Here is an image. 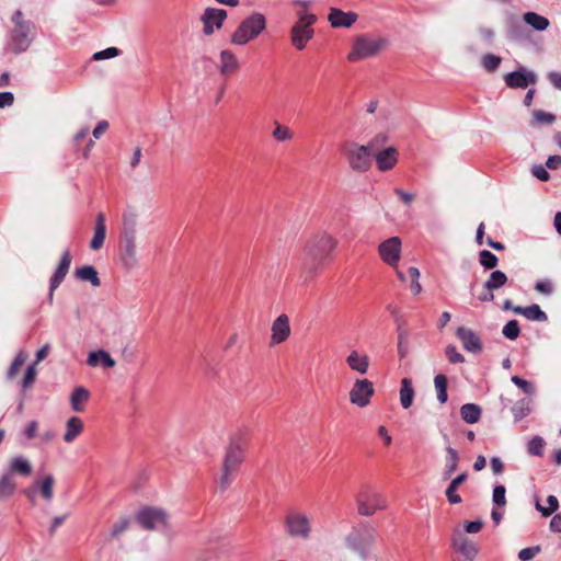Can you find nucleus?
<instances>
[{"instance_id": "obj_1", "label": "nucleus", "mask_w": 561, "mask_h": 561, "mask_svg": "<svg viewBox=\"0 0 561 561\" xmlns=\"http://www.w3.org/2000/svg\"><path fill=\"white\" fill-rule=\"evenodd\" d=\"M245 456V446L240 437H233L229 440L222 460L221 473L219 477V488L227 490L233 480V476L241 466Z\"/></svg>"}, {"instance_id": "obj_2", "label": "nucleus", "mask_w": 561, "mask_h": 561, "mask_svg": "<svg viewBox=\"0 0 561 561\" xmlns=\"http://www.w3.org/2000/svg\"><path fill=\"white\" fill-rule=\"evenodd\" d=\"M378 137L371 139L367 145L356 141H347L342 146V151L348 167L357 173L367 172L373 162V152L377 147Z\"/></svg>"}, {"instance_id": "obj_3", "label": "nucleus", "mask_w": 561, "mask_h": 561, "mask_svg": "<svg viewBox=\"0 0 561 561\" xmlns=\"http://www.w3.org/2000/svg\"><path fill=\"white\" fill-rule=\"evenodd\" d=\"M337 241L330 233L321 231L309 238L305 244L306 264L311 267L325 262L330 253L336 248Z\"/></svg>"}, {"instance_id": "obj_4", "label": "nucleus", "mask_w": 561, "mask_h": 561, "mask_svg": "<svg viewBox=\"0 0 561 561\" xmlns=\"http://www.w3.org/2000/svg\"><path fill=\"white\" fill-rule=\"evenodd\" d=\"M388 45L385 37L371 34H360L353 38L347 60L358 62L368 58L376 57Z\"/></svg>"}, {"instance_id": "obj_5", "label": "nucleus", "mask_w": 561, "mask_h": 561, "mask_svg": "<svg viewBox=\"0 0 561 561\" xmlns=\"http://www.w3.org/2000/svg\"><path fill=\"white\" fill-rule=\"evenodd\" d=\"M377 530L369 525L359 524L346 535L344 542L348 550L365 560L371 550Z\"/></svg>"}, {"instance_id": "obj_6", "label": "nucleus", "mask_w": 561, "mask_h": 561, "mask_svg": "<svg viewBox=\"0 0 561 561\" xmlns=\"http://www.w3.org/2000/svg\"><path fill=\"white\" fill-rule=\"evenodd\" d=\"M266 18L260 12H253L243 19L230 36V43L244 46L255 39L266 28Z\"/></svg>"}, {"instance_id": "obj_7", "label": "nucleus", "mask_w": 561, "mask_h": 561, "mask_svg": "<svg viewBox=\"0 0 561 561\" xmlns=\"http://www.w3.org/2000/svg\"><path fill=\"white\" fill-rule=\"evenodd\" d=\"M14 27L10 34L9 47L13 54H21L27 50L34 38V25L23 19V13L18 10L12 15Z\"/></svg>"}, {"instance_id": "obj_8", "label": "nucleus", "mask_w": 561, "mask_h": 561, "mask_svg": "<svg viewBox=\"0 0 561 561\" xmlns=\"http://www.w3.org/2000/svg\"><path fill=\"white\" fill-rule=\"evenodd\" d=\"M318 18L308 10L297 12V21L290 28V43L297 50H304L314 36L313 25Z\"/></svg>"}, {"instance_id": "obj_9", "label": "nucleus", "mask_w": 561, "mask_h": 561, "mask_svg": "<svg viewBox=\"0 0 561 561\" xmlns=\"http://www.w3.org/2000/svg\"><path fill=\"white\" fill-rule=\"evenodd\" d=\"M284 529L289 538L308 540L312 534L311 515L301 510H290L284 517Z\"/></svg>"}, {"instance_id": "obj_10", "label": "nucleus", "mask_w": 561, "mask_h": 561, "mask_svg": "<svg viewBox=\"0 0 561 561\" xmlns=\"http://www.w3.org/2000/svg\"><path fill=\"white\" fill-rule=\"evenodd\" d=\"M122 238V262L131 268L137 264V221L134 217H124Z\"/></svg>"}, {"instance_id": "obj_11", "label": "nucleus", "mask_w": 561, "mask_h": 561, "mask_svg": "<svg viewBox=\"0 0 561 561\" xmlns=\"http://www.w3.org/2000/svg\"><path fill=\"white\" fill-rule=\"evenodd\" d=\"M356 503L357 511L362 516H371L377 511L387 507V501L382 494L369 486L363 488L358 492Z\"/></svg>"}, {"instance_id": "obj_12", "label": "nucleus", "mask_w": 561, "mask_h": 561, "mask_svg": "<svg viewBox=\"0 0 561 561\" xmlns=\"http://www.w3.org/2000/svg\"><path fill=\"white\" fill-rule=\"evenodd\" d=\"M136 519L146 530H163L169 527V515L160 507L146 506L137 513Z\"/></svg>"}, {"instance_id": "obj_13", "label": "nucleus", "mask_w": 561, "mask_h": 561, "mask_svg": "<svg viewBox=\"0 0 561 561\" xmlns=\"http://www.w3.org/2000/svg\"><path fill=\"white\" fill-rule=\"evenodd\" d=\"M401 240L399 237H391L382 241L378 247L380 259L387 265L397 268L401 259Z\"/></svg>"}, {"instance_id": "obj_14", "label": "nucleus", "mask_w": 561, "mask_h": 561, "mask_svg": "<svg viewBox=\"0 0 561 561\" xmlns=\"http://www.w3.org/2000/svg\"><path fill=\"white\" fill-rule=\"evenodd\" d=\"M374 392V385L370 380L357 379L350 391V401L352 404L364 408L369 404Z\"/></svg>"}, {"instance_id": "obj_15", "label": "nucleus", "mask_w": 561, "mask_h": 561, "mask_svg": "<svg viewBox=\"0 0 561 561\" xmlns=\"http://www.w3.org/2000/svg\"><path fill=\"white\" fill-rule=\"evenodd\" d=\"M504 82L512 89H526L529 84L537 82V75L533 70L519 67L517 70L506 73Z\"/></svg>"}, {"instance_id": "obj_16", "label": "nucleus", "mask_w": 561, "mask_h": 561, "mask_svg": "<svg viewBox=\"0 0 561 561\" xmlns=\"http://www.w3.org/2000/svg\"><path fill=\"white\" fill-rule=\"evenodd\" d=\"M227 19V11L217 8L205 9L201 21L203 22V33L206 36L214 34L216 30L221 28L225 20Z\"/></svg>"}, {"instance_id": "obj_17", "label": "nucleus", "mask_w": 561, "mask_h": 561, "mask_svg": "<svg viewBox=\"0 0 561 561\" xmlns=\"http://www.w3.org/2000/svg\"><path fill=\"white\" fill-rule=\"evenodd\" d=\"M290 333L291 329L288 316L285 313L278 316L272 322L270 345L275 346L286 342L289 339Z\"/></svg>"}, {"instance_id": "obj_18", "label": "nucleus", "mask_w": 561, "mask_h": 561, "mask_svg": "<svg viewBox=\"0 0 561 561\" xmlns=\"http://www.w3.org/2000/svg\"><path fill=\"white\" fill-rule=\"evenodd\" d=\"M377 169L381 172L392 170L399 160V151L394 147H387L373 153Z\"/></svg>"}, {"instance_id": "obj_19", "label": "nucleus", "mask_w": 561, "mask_h": 561, "mask_svg": "<svg viewBox=\"0 0 561 561\" xmlns=\"http://www.w3.org/2000/svg\"><path fill=\"white\" fill-rule=\"evenodd\" d=\"M217 68L221 76H231L240 69V61L232 50L222 49L218 56Z\"/></svg>"}, {"instance_id": "obj_20", "label": "nucleus", "mask_w": 561, "mask_h": 561, "mask_svg": "<svg viewBox=\"0 0 561 561\" xmlns=\"http://www.w3.org/2000/svg\"><path fill=\"white\" fill-rule=\"evenodd\" d=\"M71 264V254L68 250H66L60 259V262L50 279L49 286V301H53L54 291L58 288V286L62 283L64 278L69 272Z\"/></svg>"}, {"instance_id": "obj_21", "label": "nucleus", "mask_w": 561, "mask_h": 561, "mask_svg": "<svg viewBox=\"0 0 561 561\" xmlns=\"http://www.w3.org/2000/svg\"><path fill=\"white\" fill-rule=\"evenodd\" d=\"M456 335L461 341L467 352L478 354L482 351L481 340L471 329L459 327L456 331Z\"/></svg>"}, {"instance_id": "obj_22", "label": "nucleus", "mask_w": 561, "mask_h": 561, "mask_svg": "<svg viewBox=\"0 0 561 561\" xmlns=\"http://www.w3.org/2000/svg\"><path fill=\"white\" fill-rule=\"evenodd\" d=\"M357 19L358 15L355 12H345L337 8H331L328 14V21L334 28H348L357 21Z\"/></svg>"}, {"instance_id": "obj_23", "label": "nucleus", "mask_w": 561, "mask_h": 561, "mask_svg": "<svg viewBox=\"0 0 561 561\" xmlns=\"http://www.w3.org/2000/svg\"><path fill=\"white\" fill-rule=\"evenodd\" d=\"M106 238V226L105 216L103 213H99L95 218V226L93 237L90 241V249L93 251L100 250Z\"/></svg>"}, {"instance_id": "obj_24", "label": "nucleus", "mask_w": 561, "mask_h": 561, "mask_svg": "<svg viewBox=\"0 0 561 561\" xmlns=\"http://www.w3.org/2000/svg\"><path fill=\"white\" fill-rule=\"evenodd\" d=\"M346 364L353 371L365 375L368 371L369 357L353 350L346 357Z\"/></svg>"}, {"instance_id": "obj_25", "label": "nucleus", "mask_w": 561, "mask_h": 561, "mask_svg": "<svg viewBox=\"0 0 561 561\" xmlns=\"http://www.w3.org/2000/svg\"><path fill=\"white\" fill-rule=\"evenodd\" d=\"M453 546L457 549L468 561H473L478 554L477 546L467 537L459 536L453 540Z\"/></svg>"}, {"instance_id": "obj_26", "label": "nucleus", "mask_w": 561, "mask_h": 561, "mask_svg": "<svg viewBox=\"0 0 561 561\" xmlns=\"http://www.w3.org/2000/svg\"><path fill=\"white\" fill-rule=\"evenodd\" d=\"M90 398V392L82 386L76 387L70 396V404L73 411H84V405Z\"/></svg>"}, {"instance_id": "obj_27", "label": "nucleus", "mask_w": 561, "mask_h": 561, "mask_svg": "<svg viewBox=\"0 0 561 561\" xmlns=\"http://www.w3.org/2000/svg\"><path fill=\"white\" fill-rule=\"evenodd\" d=\"M513 312L517 314H523L526 319L530 321H547L548 317L546 312H543L540 307L536 304L528 307H516L513 309Z\"/></svg>"}, {"instance_id": "obj_28", "label": "nucleus", "mask_w": 561, "mask_h": 561, "mask_svg": "<svg viewBox=\"0 0 561 561\" xmlns=\"http://www.w3.org/2000/svg\"><path fill=\"white\" fill-rule=\"evenodd\" d=\"M83 431V422L78 416H71L66 423L64 440L72 443Z\"/></svg>"}, {"instance_id": "obj_29", "label": "nucleus", "mask_w": 561, "mask_h": 561, "mask_svg": "<svg viewBox=\"0 0 561 561\" xmlns=\"http://www.w3.org/2000/svg\"><path fill=\"white\" fill-rule=\"evenodd\" d=\"M87 364L91 367L102 364L106 368H112L115 366V360L106 351L100 350L89 353Z\"/></svg>"}, {"instance_id": "obj_30", "label": "nucleus", "mask_w": 561, "mask_h": 561, "mask_svg": "<svg viewBox=\"0 0 561 561\" xmlns=\"http://www.w3.org/2000/svg\"><path fill=\"white\" fill-rule=\"evenodd\" d=\"M32 472L31 462L23 456L13 457L9 462V472L11 476L13 473L20 476H30Z\"/></svg>"}, {"instance_id": "obj_31", "label": "nucleus", "mask_w": 561, "mask_h": 561, "mask_svg": "<svg viewBox=\"0 0 561 561\" xmlns=\"http://www.w3.org/2000/svg\"><path fill=\"white\" fill-rule=\"evenodd\" d=\"M75 275L80 280L91 283L94 287H99L101 285L98 271L91 265H84L77 268Z\"/></svg>"}, {"instance_id": "obj_32", "label": "nucleus", "mask_w": 561, "mask_h": 561, "mask_svg": "<svg viewBox=\"0 0 561 561\" xmlns=\"http://www.w3.org/2000/svg\"><path fill=\"white\" fill-rule=\"evenodd\" d=\"M414 389L412 386V381L409 378H403L401 380V388H400V403L403 409H409L414 399Z\"/></svg>"}, {"instance_id": "obj_33", "label": "nucleus", "mask_w": 561, "mask_h": 561, "mask_svg": "<svg viewBox=\"0 0 561 561\" xmlns=\"http://www.w3.org/2000/svg\"><path fill=\"white\" fill-rule=\"evenodd\" d=\"M467 479V473L463 472L459 476H457L455 479L451 480L448 488L446 489V496L450 504H459L461 503V497L459 494L456 493V490L458 486L463 483Z\"/></svg>"}, {"instance_id": "obj_34", "label": "nucleus", "mask_w": 561, "mask_h": 561, "mask_svg": "<svg viewBox=\"0 0 561 561\" xmlns=\"http://www.w3.org/2000/svg\"><path fill=\"white\" fill-rule=\"evenodd\" d=\"M460 416L466 423L474 424L481 417V409L474 403H466L460 408Z\"/></svg>"}, {"instance_id": "obj_35", "label": "nucleus", "mask_w": 561, "mask_h": 561, "mask_svg": "<svg viewBox=\"0 0 561 561\" xmlns=\"http://www.w3.org/2000/svg\"><path fill=\"white\" fill-rule=\"evenodd\" d=\"M526 24L530 25L536 31H545L548 28L550 22L547 18L536 13V12H527L523 16Z\"/></svg>"}, {"instance_id": "obj_36", "label": "nucleus", "mask_w": 561, "mask_h": 561, "mask_svg": "<svg viewBox=\"0 0 561 561\" xmlns=\"http://www.w3.org/2000/svg\"><path fill=\"white\" fill-rule=\"evenodd\" d=\"M508 278L502 271H493L486 282L484 283V289H491L492 291L502 288Z\"/></svg>"}, {"instance_id": "obj_37", "label": "nucleus", "mask_w": 561, "mask_h": 561, "mask_svg": "<svg viewBox=\"0 0 561 561\" xmlns=\"http://www.w3.org/2000/svg\"><path fill=\"white\" fill-rule=\"evenodd\" d=\"M398 354L400 358H404L409 353V331L402 325H398Z\"/></svg>"}, {"instance_id": "obj_38", "label": "nucleus", "mask_w": 561, "mask_h": 561, "mask_svg": "<svg viewBox=\"0 0 561 561\" xmlns=\"http://www.w3.org/2000/svg\"><path fill=\"white\" fill-rule=\"evenodd\" d=\"M16 489V483L10 473H4L0 478V500L11 496Z\"/></svg>"}, {"instance_id": "obj_39", "label": "nucleus", "mask_w": 561, "mask_h": 561, "mask_svg": "<svg viewBox=\"0 0 561 561\" xmlns=\"http://www.w3.org/2000/svg\"><path fill=\"white\" fill-rule=\"evenodd\" d=\"M446 453H447V458H446L445 476L450 477V474L457 470L459 455H458L457 450L450 446L446 447Z\"/></svg>"}, {"instance_id": "obj_40", "label": "nucleus", "mask_w": 561, "mask_h": 561, "mask_svg": "<svg viewBox=\"0 0 561 561\" xmlns=\"http://www.w3.org/2000/svg\"><path fill=\"white\" fill-rule=\"evenodd\" d=\"M548 506H543L539 501H536V510L541 513L542 516L548 517L552 515L559 508V501L554 495H549L547 497Z\"/></svg>"}, {"instance_id": "obj_41", "label": "nucleus", "mask_w": 561, "mask_h": 561, "mask_svg": "<svg viewBox=\"0 0 561 561\" xmlns=\"http://www.w3.org/2000/svg\"><path fill=\"white\" fill-rule=\"evenodd\" d=\"M434 385L437 392V400L440 403L447 401V378L445 375H436L434 378Z\"/></svg>"}, {"instance_id": "obj_42", "label": "nucleus", "mask_w": 561, "mask_h": 561, "mask_svg": "<svg viewBox=\"0 0 561 561\" xmlns=\"http://www.w3.org/2000/svg\"><path fill=\"white\" fill-rule=\"evenodd\" d=\"M274 126L275 127L272 133V136L276 141L285 142V141H289L293 139V136H294L293 131L288 127L282 125L278 122H275Z\"/></svg>"}, {"instance_id": "obj_43", "label": "nucleus", "mask_w": 561, "mask_h": 561, "mask_svg": "<svg viewBox=\"0 0 561 561\" xmlns=\"http://www.w3.org/2000/svg\"><path fill=\"white\" fill-rule=\"evenodd\" d=\"M502 58L494 54H485L481 57V65L488 72H494L499 69Z\"/></svg>"}, {"instance_id": "obj_44", "label": "nucleus", "mask_w": 561, "mask_h": 561, "mask_svg": "<svg viewBox=\"0 0 561 561\" xmlns=\"http://www.w3.org/2000/svg\"><path fill=\"white\" fill-rule=\"evenodd\" d=\"M531 412L530 402L527 400L517 401L512 408L515 421H519Z\"/></svg>"}, {"instance_id": "obj_45", "label": "nucleus", "mask_w": 561, "mask_h": 561, "mask_svg": "<svg viewBox=\"0 0 561 561\" xmlns=\"http://www.w3.org/2000/svg\"><path fill=\"white\" fill-rule=\"evenodd\" d=\"M479 262L486 270H493L497 266L499 259L492 252L488 250H482L479 253Z\"/></svg>"}, {"instance_id": "obj_46", "label": "nucleus", "mask_w": 561, "mask_h": 561, "mask_svg": "<svg viewBox=\"0 0 561 561\" xmlns=\"http://www.w3.org/2000/svg\"><path fill=\"white\" fill-rule=\"evenodd\" d=\"M54 477L48 474L44 478L42 483L39 484L41 494L46 501H50L54 496L53 488H54Z\"/></svg>"}, {"instance_id": "obj_47", "label": "nucleus", "mask_w": 561, "mask_h": 561, "mask_svg": "<svg viewBox=\"0 0 561 561\" xmlns=\"http://www.w3.org/2000/svg\"><path fill=\"white\" fill-rule=\"evenodd\" d=\"M545 447V440L540 436H534L527 445L528 454L533 456H542Z\"/></svg>"}, {"instance_id": "obj_48", "label": "nucleus", "mask_w": 561, "mask_h": 561, "mask_svg": "<svg viewBox=\"0 0 561 561\" xmlns=\"http://www.w3.org/2000/svg\"><path fill=\"white\" fill-rule=\"evenodd\" d=\"M556 121V116L551 113H546L539 110L533 112L534 125H551Z\"/></svg>"}, {"instance_id": "obj_49", "label": "nucleus", "mask_w": 561, "mask_h": 561, "mask_svg": "<svg viewBox=\"0 0 561 561\" xmlns=\"http://www.w3.org/2000/svg\"><path fill=\"white\" fill-rule=\"evenodd\" d=\"M26 359H27V354L25 352L21 351L18 353V355L13 359L11 366L9 367V370H8L9 379H12L15 377V375L19 371V368L25 363Z\"/></svg>"}, {"instance_id": "obj_50", "label": "nucleus", "mask_w": 561, "mask_h": 561, "mask_svg": "<svg viewBox=\"0 0 561 561\" xmlns=\"http://www.w3.org/2000/svg\"><path fill=\"white\" fill-rule=\"evenodd\" d=\"M519 327L516 320L508 321L503 328V335L508 340H515L519 335Z\"/></svg>"}, {"instance_id": "obj_51", "label": "nucleus", "mask_w": 561, "mask_h": 561, "mask_svg": "<svg viewBox=\"0 0 561 561\" xmlns=\"http://www.w3.org/2000/svg\"><path fill=\"white\" fill-rule=\"evenodd\" d=\"M445 355H446L447 359L449 360V363H451V364H460V363L465 362L463 355L460 354L457 351L456 346L453 344H449L446 346Z\"/></svg>"}, {"instance_id": "obj_52", "label": "nucleus", "mask_w": 561, "mask_h": 561, "mask_svg": "<svg viewBox=\"0 0 561 561\" xmlns=\"http://www.w3.org/2000/svg\"><path fill=\"white\" fill-rule=\"evenodd\" d=\"M121 54V50L116 47H108L106 49L96 51L93 54V60H103L117 57Z\"/></svg>"}, {"instance_id": "obj_53", "label": "nucleus", "mask_w": 561, "mask_h": 561, "mask_svg": "<svg viewBox=\"0 0 561 561\" xmlns=\"http://www.w3.org/2000/svg\"><path fill=\"white\" fill-rule=\"evenodd\" d=\"M505 486L504 485H496L493 489V503L497 506H504L506 504V497H505Z\"/></svg>"}, {"instance_id": "obj_54", "label": "nucleus", "mask_w": 561, "mask_h": 561, "mask_svg": "<svg viewBox=\"0 0 561 561\" xmlns=\"http://www.w3.org/2000/svg\"><path fill=\"white\" fill-rule=\"evenodd\" d=\"M540 551L539 546H534L529 548H524L518 552V559L520 561H529L534 559Z\"/></svg>"}, {"instance_id": "obj_55", "label": "nucleus", "mask_w": 561, "mask_h": 561, "mask_svg": "<svg viewBox=\"0 0 561 561\" xmlns=\"http://www.w3.org/2000/svg\"><path fill=\"white\" fill-rule=\"evenodd\" d=\"M512 382L522 389V391L526 394H533L535 392V388L531 386V383L518 376H513Z\"/></svg>"}, {"instance_id": "obj_56", "label": "nucleus", "mask_w": 561, "mask_h": 561, "mask_svg": "<svg viewBox=\"0 0 561 561\" xmlns=\"http://www.w3.org/2000/svg\"><path fill=\"white\" fill-rule=\"evenodd\" d=\"M129 526V520L128 518H121L118 522H116L113 526H112V529H111V535L113 537H117L119 536L122 533H124Z\"/></svg>"}, {"instance_id": "obj_57", "label": "nucleus", "mask_w": 561, "mask_h": 561, "mask_svg": "<svg viewBox=\"0 0 561 561\" xmlns=\"http://www.w3.org/2000/svg\"><path fill=\"white\" fill-rule=\"evenodd\" d=\"M35 378H36V369H35V364H33V365H30L25 371V375H24V378L22 381L23 388L27 389L35 381Z\"/></svg>"}, {"instance_id": "obj_58", "label": "nucleus", "mask_w": 561, "mask_h": 561, "mask_svg": "<svg viewBox=\"0 0 561 561\" xmlns=\"http://www.w3.org/2000/svg\"><path fill=\"white\" fill-rule=\"evenodd\" d=\"M394 194L407 206H410L413 203L414 198H415V195L413 193L407 192V191H404L402 188H399V187L394 188Z\"/></svg>"}, {"instance_id": "obj_59", "label": "nucleus", "mask_w": 561, "mask_h": 561, "mask_svg": "<svg viewBox=\"0 0 561 561\" xmlns=\"http://www.w3.org/2000/svg\"><path fill=\"white\" fill-rule=\"evenodd\" d=\"M531 174L540 181H548L550 179L549 172L542 165H535L531 169Z\"/></svg>"}, {"instance_id": "obj_60", "label": "nucleus", "mask_w": 561, "mask_h": 561, "mask_svg": "<svg viewBox=\"0 0 561 561\" xmlns=\"http://www.w3.org/2000/svg\"><path fill=\"white\" fill-rule=\"evenodd\" d=\"M110 124L107 121H101L98 123L95 128L92 131V135L95 139L101 138V136L108 129Z\"/></svg>"}, {"instance_id": "obj_61", "label": "nucleus", "mask_w": 561, "mask_h": 561, "mask_svg": "<svg viewBox=\"0 0 561 561\" xmlns=\"http://www.w3.org/2000/svg\"><path fill=\"white\" fill-rule=\"evenodd\" d=\"M37 430L38 423L36 421H31L24 430V435L27 439H32L37 435Z\"/></svg>"}, {"instance_id": "obj_62", "label": "nucleus", "mask_w": 561, "mask_h": 561, "mask_svg": "<svg viewBox=\"0 0 561 561\" xmlns=\"http://www.w3.org/2000/svg\"><path fill=\"white\" fill-rule=\"evenodd\" d=\"M14 95L11 92H0V108L12 105Z\"/></svg>"}, {"instance_id": "obj_63", "label": "nucleus", "mask_w": 561, "mask_h": 561, "mask_svg": "<svg viewBox=\"0 0 561 561\" xmlns=\"http://www.w3.org/2000/svg\"><path fill=\"white\" fill-rule=\"evenodd\" d=\"M490 465L494 474H501L504 470V465L499 457H492Z\"/></svg>"}, {"instance_id": "obj_64", "label": "nucleus", "mask_w": 561, "mask_h": 561, "mask_svg": "<svg viewBox=\"0 0 561 561\" xmlns=\"http://www.w3.org/2000/svg\"><path fill=\"white\" fill-rule=\"evenodd\" d=\"M546 165L550 170H557L561 167V156H550L546 162Z\"/></svg>"}]
</instances>
